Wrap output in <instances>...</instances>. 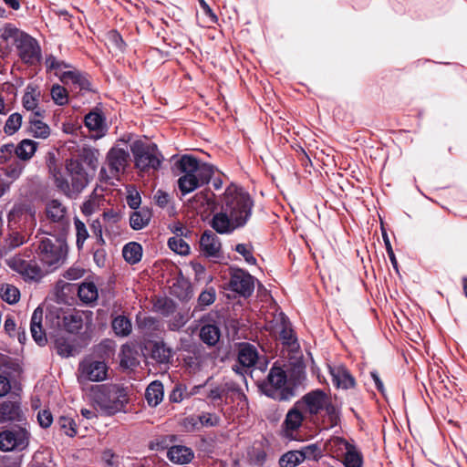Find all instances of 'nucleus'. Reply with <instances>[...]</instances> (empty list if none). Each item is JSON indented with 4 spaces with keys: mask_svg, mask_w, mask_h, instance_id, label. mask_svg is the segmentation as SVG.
<instances>
[{
    "mask_svg": "<svg viewBox=\"0 0 467 467\" xmlns=\"http://www.w3.org/2000/svg\"><path fill=\"white\" fill-rule=\"evenodd\" d=\"M187 322V318L182 313H176L168 322V328L171 331H179Z\"/></svg>",
    "mask_w": 467,
    "mask_h": 467,
    "instance_id": "680f3d73",
    "label": "nucleus"
},
{
    "mask_svg": "<svg viewBox=\"0 0 467 467\" xmlns=\"http://www.w3.org/2000/svg\"><path fill=\"white\" fill-rule=\"evenodd\" d=\"M229 275L230 278L227 288L230 291L238 294L244 298H248L253 295L255 282L254 275L238 266H230Z\"/></svg>",
    "mask_w": 467,
    "mask_h": 467,
    "instance_id": "1a4fd4ad",
    "label": "nucleus"
},
{
    "mask_svg": "<svg viewBox=\"0 0 467 467\" xmlns=\"http://www.w3.org/2000/svg\"><path fill=\"white\" fill-rule=\"evenodd\" d=\"M62 322L67 335L76 336L83 327V317L79 312L65 315Z\"/></svg>",
    "mask_w": 467,
    "mask_h": 467,
    "instance_id": "7c9ffc66",
    "label": "nucleus"
},
{
    "mask_svg": "<svg viewBox=\"0 0 467 467\" xmlns=\"http://www.w3.org/2000/svg\"><path fill=\"white\" fill-rule=\"evenodd\" d=\"M101 460L104 467H119L120 464L119 455L110 449H106L102 451Z\"/></svg>",
    "mask_w": 467,
    "mask_h": 467,
    "instance_id": "864d4df0",
    "label": "nucleus"
},
{
    "mask_svg": "<svg viewBox=\"0 0 467 467\" xmlns=\"http://www.w3.org/2000/svg\"><path fill=\"white\" fill-rule=\"evenodd\" d=\"M302 462L305 460H315L317 461L321 458V451L317 443L308 444L302 447L300 450H296Z\"/></svg>",
    "mask_w": 467,
    "mask_h": 467,
    "instance_id": "c03bdc74",
    "label": "nucleus"
},
{
    "mask_svg": "<svg viewBox=\"0 0 467 467\" xmlns=\"http://www.w3.org/2000/svg\"><path fill=\"white\" fill-rule=\"evenodd\" d=\"M177 441V436L174 434L161 435L155 441V445H152V449L165 450L171 447L170 444Z\"/></svg>",
    "mask_w": 467,
    "mask_h": 467,
    "instance_id": "bf43d9fd",
    "label": "nucleus"
},
{
    "mask_svg": "<svg viewBox=\"0 0 467 467\" xmlns=\"http://www.w3.org/2000/svg\"><path fill=\"white\" fill-rule=\"evenodd\" d=\"M29 424H14L0 432V451H22L27 448L30 439Z\"/></svg>",
    "mask_w": 467,
    "mask_h": 467,
    "instance_id": "6e6552de",
    "label": "nucleus"
},
{
    "mask_svg": "<svg viewBox=\"0 0 467 467\" xmlns=\"http://www.w3.org/2000/svg\"><path fill=\"white\" fill-rule=\"evenodd\" d=\"M156 204L160 208H165L170 202V194L162 190H158L154 195Z\"/></svg>",
    "mask_w": 467,
    "mask_h": 467,
    "instance_id": "338daca9",
    "label": "nucleus"
},
{
    "mask_svg": "<svg viewBox=\"0 0 467 467\" xmlns=\"http://www.w3.org/2000/svg\"><path fill=\"white\" fill-rule=\"evenodd\" d=\"M281 329L279 331V337L283 345L292 347L297 343V338L292 328L291 323L287 317L283 316L281 318Z\"/></svg>",
    "mask_w": 467,
    "mask_h": 467,
    "instance_id": "f704fd0d",
    "label": "nucleus"
},
{
    "mask_svg": "<svg viewBox=\"0 0 467 467\" xmlns=\"http://www.w3.org/2000/svg\"><path fill=\"white\" fill-rule=\"evenodd\" d=\"M0 169L7 178L16 181L21 176L25 165L20 160H13L10 163L5 164V166L0 167Z\"/></svg>",
    "mask_w": 467,
    "mask_h": 467,
    "instance_id": "79ce46f5",
    "label": "nucleus"
},
{
    "mask_svg": "<svg viewBox=\"0 0 467 467\" xmlns=\"http://www.w3.org/2000/svg\"><path fill=\"white\" fill-rule=\"evenodd\" d=\"M114 333L119 337H127L130 334L132 325L130 318L125 316H118L111 323Z\"/></svg>",
    "mask_w": 467,
    "mask_h": 467,
    "instance_id": "4c0bfd02",
    "label": "nucleus"
},
{
    "mask_svg": "<svg viewBox=\"0 0 467 467\" xmlns=\"http://www.w3.org/2000/svg\"><path fill=\"white\" fill-rule=\"evenodd\" d=\"M22 119L23 117L18 112L9 115L4 126V132L9 136L14 135L21 128Z\"/></svg>",
    "mask_w": 467,
    "mask_h": 467,
    "instance_id": "37998d69",
    "label": "nucleus"
},
{
    "mask_svg": "<svg viewBox=\"0 0 467 467\" xmlns=\"http://www.w3.org/2000/svg\"><path fill=\"white\" fill-rule=\"evenodd\" d=\"M52 348L58 356L67 358L78 355L82 347L77 336L58 333L52 341Z\"/></svg>",
    "mask_w": 467,
    "mask_h": 467,
    "instance_id": "4468645a",
    "label": "nucleus"
},
{
    "mask_svg": "<svg viewBox=\"0 0 467 467\" xmlns=\"http://www.w3.org/2000/svg\"><path fill=\"white\" fill-rule=\"evenodd\" d=\"M168 245L171 250L181 255H187L191 252L190 245L182 238L170 237Z\"/></svg>",
    "mask_w": 467,
    "mask_h": 467,
    "instance_id": "de8ad7c7",
    "label": "nucleus"
},
{
    "mask_svg": "<svg viewBox=\"0 0 467 467\" xmlns=\"http://www.w3.org/2000/svg\"><path fill=\"white\" fill-rule=\"evenodd\" d=\"M29 132L36 139H47L50 135V128L42 120L35 118L29 119Z\"/></svg>",
    "mask_w": 467,
    "mask_h": 467,
    "instance_id": "ea45409f",
    "label": "nucleus"
},
{
    "mask_svg": "<svg viewBox=\"0 0 467 467\" xmlns=\"http://www.w3.org/2000/svg\"><path fill=\"white\" fill-rule=\"evenodd\" d=\"M174 170L182 173L177 186L182 197L208 184L214 174V167L202 162L191 154H184L174 163Z\"/></svg>",
    "mask_w": 467,
    "mask_h": 467,
    "instance_id": "7ed1b4c3",
    "label": "nucleus"
},
{
    "mask_svg": "<svg viewBox=\"0 0 467 467\" xmlns=\"http://www.w3.org/2000/svg\"><path fill=\"white\" fill-rule=\"evenodd\" d=\"M20 59L28 66H36L42 61V52L36 38L26 33H21L16 40Z\"/></svg>",
    "mask_w": 467,
    "mask_h": 467,
    "instance_id": "9b49d317",
    "label": "nucleus"
},
{
    "mask_svg": "<svg viewBox=\"0 0 467 467\" xmlns=\"http://www.w3.org/2000/svg\"><path fill=\"white\" fill-rule=\"evenodd\" d=\"M199 337L208 347H214L221 337L220 327L216 323L204 324L200 329Z\"/></svg>",
    "mask_w": 467,
    "mask_h": 467,
    "instance_id": "a878e982",
    "label": "nucleus"
},
{
    "mask_svg": "<svg viewBox=\"0 0 467 467\" xmlns=\"http://www.w3.org/2000/svg\"><path fill=\"white\" fill-rule=\"evenodd\" d=\"M306 379V367L301 362L293 363L285 370L278 362L270 368L265 379L258 383L259 391L276 401H288L305 389Z\"/></svg>",
    "mask_w": 467,
    "mask_h": 467,
    "instance_id": "f03ea898",
    "label": "nucleus"
},
{
    "mask_svg": "<svg viewBox=\"0 0 467 467\" xmlns=\"http://www.w3.org/2000/svg\"><path fill=\"white\" fill-rule=\"evenodd\" d=\"M81 373V379L88 381L99 382L108 377L109 367L104 360L85 359L79 364L78 368Z\"/></svg>",
    "mask_w": 467,
    "mask_h": 467,
    "instance_id": "2eb2a0df",
    "label": "nucleus"
},
{
    "mask_svg": "<svg viewBox=\"0 0 467 467\" xmlns=\"http://www.w3.org/2000/svg\"><path fill=\"white\" fill-rule=\"evenodd\" d=\"M47 213L52 222L59 223V231H62L64 227H67V233L68 232L69 225L66 220V208L62 206L59 201H50L47 205Z\"/></svg>",
    "mask_w": 467,
    "mask_h": 467,
    "instance_id": "393cba45",
    "label": "nucleus"
},
{
    "mask_svg": "<svg viewBox=\"0 0 467 467\" xmlns=\"http://www.w3.org/2000/svg\"><path fill=\"white\" fill-rule=\"evenodd\" d=\"M138 327L140 329L156 330L158 328L159 320L154 317H144L137 319Z\"/></svg>",
    "mask_w": 467,
    "mask_h": 467,
    "instance_id": "0e129e2a",
    "label": "nucleus"
},
{
    "mask_svg": "<svg viewBox=\"0 0 467 467\" xmlns=\"http://www.w3.org/2000/svg\"><path fill=\"white\" fill-rule=\"evenodd\" d=\"M254 202L241 187H228L223 194L222 207L232 215L235 226H244L250 220Z\"/></svg>",
    "mask_w": 467,
    "mask_h": 467,
    "instance_id": "39448f33",
    "label": "nucleus"
},
{
    "mask_svg": "<svg viewBox=\"0 0 467 467\" xmlns=\"http://www.w3.org/2000/svg\"><path fill=\"white\" fill-rule=\"evenodd\" d=\"M42 320H43V309L40 306H37L31 317L30 320V330L31 333L35 335L36 329H41L42 327Z\"/></svg>",
    "mask_w": 467,
    "mask_h": 467,
    "instance_id": "052dcab7",
    "label": "nucleus"
},
{
    "mask_svg": "<svg viewBox=\"0 0 467 467\" xmlns=\"http://www.w3.org/2000/svg\"><path fill=\"white\" fill-rule=\"evenodd\" d=\"M57 423L60 428L64 430L65 434L68 437H74L77 435L76 422L70 417L61 416L59 417Z\"/></svg>",
    "mask_w": 467,
    "mask_h": 467,
    "instance_id": "8fccbe9b",
    "label": "nucleus"
},
{
    "mask_svg": "<svg viewBox=\"0 0 467 467\" xmlns=\"http://www.w3.org/2000/svg\"><path fill=\"white\" fill-rule=\"evenodd\" d=\"M298 407L299 406L295 403L287 411L285 420L282 423L283 436L289 440H295L293 433L301 427L305 420Z\"/></svg>",
    "mask_w": 467,
    "mask_h": 467,
    "instance_id": "aec40b11",
    "label": "nucleus"
},
{
    "mask_svg": "<svg viewBox=\"0 0 467 467\" xmlns=\"http://www.w3.org/2000/svg\"><path fill=\"white\" fill-rule=\"evenodd\" d=\"M151 213L148 208L134 211L130 217V225L133 230L139 231L146 227L150 221Z\"/></svg>",
    "mask_w": 467,
    "mask_h": 467,
    "instance_id": "72a5a7b5",
    "label": "nucleus"
},
{
    "mask_svg": "<svg viewBox=\"0 0 467 467\" xmlns=\"http://www.w3.org/2000/svg\"><path fill=\"white\" fill-rule=\"evenodd\" d=\"M55 76L58 77L60 81L65 84L71 82L73 85L78 87L80 90H91V82L88 78V75L80 71L68 70L63 71L62 73L56 72Z\"/></svg>",
    "mask_w": 467,
    "mask_h": 467,
    "instance_id": "5701e85b",
    "label": "nucleus"
},
{
    "mask_svg": "<svg viewBox=\"0 0 467 467\" xmlns=\"http://www.w3.org/2000/svg\"><path fill=\"white\" fill-rule=\"evenodd\" d=\"M106 118L101 111L92 110L88 112L84 119L85 126L93 131L100 133L98 137L104 135L106 130Z\"/></svg>",
    "mask_w": 467,
    "mask_h": 467,
    "instance_id": "bb28decb",
    "label": "nucleus"
},
{
    "mask_svg": "<svg viewBox=\"0 0 467 467\" xmlns=\"http://www.w3.org/2000/svg\"><path fill=\"white\" fill-rule=\"evenodd\" d=\"M51 97L55 104L58 106L67 105L68 102V94L66 88L59 84H54L51 88Z\"/></svg>",
    "mask_w": 467,
    "mask_h": 467,
    "instance_id": "49530a36",
    "label": "nucleus"
},
{
    "mask_svg": "<svg viewBox=\"0 0 467 467\" xmlns=\"http://www.w3.org/2000/svg\"><path fill=\"white\" fill-rule=\"evenodd\" d=\"M9 266L12 270L22 275L25 281H38L42 277V271L36 260H26L14 257Z\"/></svg>",
    "mask_w": 467,
    "mask_h": 467,
    "instance_id": "dca6fc26",
    "label": "nucleus"
},
{
    "mask_svg": "<svg viewBox=\"0 0 467 467\" xmlns=\"http://www.w3.org/2000/svg\"><path fill=\"white\" fill-rule=\"evenodd\" d=\"M302 462H303L296 450L286 451L279 458L278 461L280 467H296Z\"/></svg>",
    "mask_w": 467,
    "mask_h": 467,
    "instance_id": "a18cd8bd",
    "label": "nucleus"
},
{
    "mask_svg": "<svg viewBox=\"0 0 467 467\" xmlns=\"http://www.w3.org/2000/svg\"><path fill=\"white\" fill-rule=\"evenodd\" d=\"M129 160L130 153L127 150L119 147L109 149L106 161L112 177H116L121 171H125Z\"/></svg>",
    "mask_w": 467,
    "mask_h": 467,
    "instance_id": "a211bd4d",
    "label": "nucleus"
},
{
    "mask_svg": "<svg viewBox=\"0 0 467 467\" xmlns=\"http://www.w3.org/2000/svg\"><path fill=\"white\" fill-rule=\"evenodd\" d=\"M171 357V349L163 341H154L151 344L150 358L157 363H169Z\"/></svg>",
    "mask_w": 467,
    "mask_h": 467,
    "instance_id": "473e14b6",
    "label": "nucleus"
},
{
    "mask_svg": "<svg viewBox=\"0 0 467 467\" xmlns=\"http://www.w3.org/2000/svg\"><path fill=\"white\" fill-rule=\"evenodd\" d=\"M327 395L321 389H316L305 394L302 399L296 401L299 407L305 405L308 413L317 416L327 403Z\"/></svg>",
    "mask_w": 467,
    "mask_h": 467,
    "instance_id": "f3484780",
    "label": "nucleus"
},
{
    "mask_svg": "<svg viewBox=\"0 0 467 467\" xmlns=\"http://www.w3.org/2000/svg\"><path fill=\"white\" fill-rule=\"evenodd\" d=\"M37 421L43 429L51 426L53 422V415L48 409L41 410L37 413Z\"/></svg>",
    "mask_w": 467,
    "mask_h": 467,
    "instance_id": "69168bd1",
    "label": "nucleus"
},
{
    "mask_svg": "<svg viewBox=\"0 0 467 467\" xmlns=\"http://www.w3.org/2000/svg\"><path fill=\"white\" fill-rule=\"evenodd\" d=\"M153 306L162 317H168L176 311L177 304L171 298L164 296L158 298Z\"/></svg>",
    "mask_w": 467,
    "mask_h": 467,
    "instance_id": "58836bf2",
    "label": "nucleus"
},
{
    "mask_svg": "<svg viewBox=\"0 0 467 467\" xmlns=\"http://www.w3.org/2000/svg\"><path fill=\"white\" fill-rule=\"evenodd\" d=\"M16 422V424H26V417L21 407V397L16 388L6 400L0 403V423Z\"/></svg>",
    "mask_w": 467,
    "mask_h": 467,
    "instance_id": "9d476101",
    "label": "nucleus"
},
{
    "mask_svg": "<svg viewBox=\"0 0 467 467\" xmlns=\"http://www.w3.org/2000/svg\"><path fill=\"white\" fill-rule=\"evenodd\" d=\"M45 64H46V67H47V72H50V71H53L55 70V73L56 72H59V60L52 54H49L46 57V61H45Z\"/></svg>",
    "mask_w": 467,
    "mask_h": 467,
    "instance_id": "774afa93",
    "label": "nucleus"
},
{
    "mask_svg": "<svg viewBox=\"0 0 467 467\" xmlns=\"http://www.w3.org/2000/svg\"><path fill=\"white\" fill-rule=\"evenodd\" d=\"M29 88L30 87L28 86L27 91L22 98V104L26 110L33 111L37 108V96L39 95V93L37 95H35L33 94V92H35L36 89L32 88V92H30L28 91Z\"/></svg>",
    "mask_w": 467,
    "mask_h": 467,
    "instance_id": "5fc2aeb1",
    "label": "nucleus"
},
{
    "mask_svg": "<svg viewBox=\"0 0 467 467\" xmlns=\"http://www.w3.org/2000/svg\"><path fill=\"white\" fill-rule=\"evenodd\" d=\"M200 250L207 258L221 257V241L219 237L211 230H205L200 238Z\"/></svg>",
    "mask_w": 467,
    "mask_h": 467,
    "instance_id": "6ab92c4d",
    "label": "nucleus"
},
{
    "mask_svg": "<svg viewBox=\"0 0 467 467\" xmlns=\"http://www.w3.org/2000/svg\"><path fill=\"white\" fill-rule=\"evenodd\" d=\"M142 253V246L137 242H130L126 244L122 249L123 258L130 265H136L140 262Z\"/></svg>",
    "mask_w": 467,
    "mask_h": 467,
    "instance_id": "2f4dec72",
    "label": "nucleus"
},
{
    "mask_svg": "<svg viewBox=\"0 0 467 467\" xmlns=\"http://www.w3.org/2000/svg\"><path fill=\"white\" fill-rule=\"evenodd\" d=\"M212 228L220 234H232L235 229L242 228L243 226H235V223L230 213L223 210V207L221 208L219 213L213 214L211 221Z\"/></svg>",
    "mask_w": 467,
    "mask_h": 467,
    "instance_id": "412c9836",
    "label": "nucleus"
},
{
    "mask_svg": "<svg viewBox=\"0 0 467 467\" xmlns=\"http://www.w3.org/2000/svg\"><path fill=\"white\" fill-rule=\"evenodd\" d=\"M346 446V453L344 455V466L345 467H361L363 463L362 455L356 447L347 441L343 440Z\"/></svg>",
    "mask_w": 467,
    "mask_h": 467,
    "instance_id": "c9c22d12",
    "label": "nucleus"
},
{
    "mask_svg": "<svg viewBox=\"0 0 467 467\" xmlns=\"http://www.w3.org/2000/svg\"><path fill=\"white\" fill-rule=\"evenodd\" d=\"M184 287L180 285H173L172 295L178 297L181 301H188L192 296V289L190 284H183Z\"/></svg>",
    "mask_w": 467,
    "mask_h": 467,
    "instance_id": "603ef678",
    "label": "nucleus"
},
{
    "mask_svg": "<svg viewBox=\"0 0 467 467\" xmlns=\"http://www.w3.org/2000/svg\"><path fill=\"white\" fill-rule=\"evenodd\" d=\"M187 387L182 383H177L169 395L171 402L179 403L183 400L186 396Z\"/></svg>",
    "mask_w": 467,
    "mask_h": 467,
    "instance_id": "4d7b16f0",
    "label": "nucleus"
},
{
    "mask_svg": "<svg viewBox=\"0 0 467 467\" xmlns=\"http://www.w3.org/2000/svg\"><path fill=\"white\" fill-rule=\"evenodd\" d=\"M258 358L259 353L254 345L249 342H240L237 344L236 364L233 365L232 369L236 374L244 377L248 369L256 365Z\"/></svg>",
    "mask_w": 467,
    "mask_h": 467,
    "instance_id": "ddd939ff",
    "label": "nucleus"
},
{
    "mask_svg": "<svg viewBox=\"0 0 467 467\" xmlns=\"http://www.w3.org/2000/svg\"><path fill=\"white\" fill-rule=\"evenodd\" d=\"M328 368L332 382L337 389H348L355 387V378L345 366H329Z\"/></svg>",
    "mask_w": 467,
    "mask_h": 467,
    "instance_id": "4be33fe9",
    "label": "nucleus"
},
{
    "mask_svg": "<svg viewBox=\"0 0 467 467\" xmlns=\"http://www.w3.org/2000/svg\"><path fill=\"white\" fill-rule=\"evenodd\" d=\"M99 156V152L97 149L84 146L75 157L67 159L65 169L71 183L64 175L62 165L57 163L56 157L54 155L49 157L47 168L56 187L68 197L81 192L95 176Z\"/></svg>",
    "mask_w": 467,
    "mask_h": 467,
    "instance_id": "f257e3e1",
    "label": "nucleus"
},
{
    "mask_svg": "<svg viewBox=\"0 0 467 467\" xmlns=\"http://www.w3.org/2000/svg\"><path fill=\"white\" fill-rule=\"evenodd\" d=\"M216 298V292L213 286L203 290L198 297V305L200 306H208L212 305Z\"/></svg>",
    "mask_w": 467,
    "mask_h": 467,
    "instance_id": "6e6d98bb",
    "label": "nucleus"
},
{
    "mask_svg": "<svg viewBox=\"0 0 467 467\" xmlns=\"http://www.w3.org/2000/svg\"><path fill=\"white\" fill-rule=\"evenodd\" d=\"M75 227L77 235L76 244L78 249L80 250L89 234L85 223L77 217L75 218Z\"/></svg>",
    "mask_w": 467,
    "mask_h": 467,
    "instance_id": "09e8293b",
    "label": "nucleus"
},
{
    "mask_svg": "<svg viewBox=\"0 0 467 467\" xmlns=\"http://www.w3.org/2000/svg\"><path fill=\"white\" fill-rule=\"evenodd\" d=\"M107 38L109 44L119 51H123L127 46L122 36L116 29L109 30Z\"/></svg>",
    "mask_w": 467,
    "mask_h": 467,
    "instance_id": "3c124183",
    "label": "nucleus"
},
{
    "mask_svg": "<svg viewBox=\"0 0 467 467\" xmlns=\"http://www.w3.org/2000/svg\"><path fill=\"white\" fill-rule=\"evenodd\" d=\"M37 147L36 141L24 139L16 146L14 145V152L21 161H26L35 155Z\"/></svg>",
    "mask_w": 467,
    "mask_h": 467,
    "instance_id": "cd10ccee",
    "label": "nucleus"
},
{
    "mask_svg": "<svg viewBox=\"0 0 467 467\" xmlns=\"http://www.w3.org/2000/svg\"><path fill=\"white\" fill-rule=\"evenodd\" d=\"M79 299L86 305L95 304L99 298V291L93 282H83L78 289Z\"/></svg>",
    "mask_w": 467,
    "mask_h": 467,
    "instance_id": "c756f323",
    "label": "nucleus"
},
{
    "mask_svg": "<svg viewBox=\"0 0 467 467\" xmlns=\"http://www.w3.org/2000/svg\"><path fill=\"white\" fill-rule=\"evenodd\" d=\"M234 250L240 254L245 260V262L249 265H255L256 259L253 255L252 246H248L245 244H238L235 245Z\"/></svg>",
    "mask_w": 467,
    "mask_h": 467,
    "instance_id": "13d9d810",
    "label": "nucleus"
},
{
    "mask_svg": "<svg viewBox=\"0 0 467 467\" xmlns=\"http://www.w3.org/2000/svg\"><path fill=\"white\" fill-rule=\"evenodd\" d=\"M53 238H42L36 250L37 259L43 266L48 267L50 270L57 269L66 259L67 254V227Z\"/></svg>",
    "mask_w": 467,
    "mask_h": 467,
    "instance_id": "423d86ee",
    "label": "nucleus"
},
{
    "mask_svg": "<svg viewBox=\"0 0 467 467\" xmlns=\"http://www.w3.org/2000/svg\"><path fill=\"white\" fill-rule=\"evenodd\" d=\"M22 368L18 361L11 357H3L0 363V398L11 395L15 386L16 378L21 373Z\"/></svg>",
    "mask_w": 467,
    "mask_h": 467,
    "instance_id": "f8f14e48",
    "label": "nucleus"
},
{
    "mask_svg": "<svg viewBox=\"0 0 467 467\" xmlns=\"http://www.w3.org/2000/svg\"><path fill=\"white\" fill-rule=\"evenodd\" d=\"M164 388L160 380H154L149 384L145 390V399L150 407L158 406L163 400Z\"/></svg>",
    "mask_w": 467,
    "mask_h": 467,
    "instance_id": "c85d7f7f",
    "label": "nucleus"
},
{
    "mask_svg": "<svg viewBox=\"0 0 467 467\" xmlns=\"http://www.w3.org/2000/svg\"><path fill=\"white\" fill-rule=\"evenodd\" d=\"M90 396L104 416L125 412L129 403L127 388L120 384H99L90 387Z\"/></svg>",
    "mask_w": 467,
    "mask_h": 467,
    "instance_id": "20e7f679",
    "label": "nucleus"
},
{
    "mask_svg": "<svg viewBox=\"0 0 467 467\" xmlns=\"http://www.w3.org/2000/svg\"><path fill=\"white\" fill-rule=\"evenodd\" d=\"M134 166L140 171H158L163 161V155L154 142H145L141 140H134L130 145Z\"/></svg>",
    "mask_w": 467,
    "mask_h": 467,
    "instance_id": "0eeeda50",
    "label": "nucleus"
},
{
    "mask_svg": "<svg viewBox=\"0 0 467 467\" xmlns=\"http://www.w3.org/2000/svg\"><path fill=\"white\" fill-rule=\"evenodd\" d=\"M326 411V415L327 418V425L325 427V430L333 429L340 424L341 421V410L337 405L328 401L324 407Z\"/></svg>",
    "mask_w": 467,
    "mask_h": 467,
    "instance_id": "e433bc0d",
    "label": "nucleus"
},
{
    "mask_svg": "<svg viewBox=\"0 0 467 467\" xmlns=\"http://www.w3.org/2000/svg\"><path fill=\"white\" fill-rule=\"evenodd\" d=\"M167 458L175 464L183 465L192 461L194 452L184 445H171L167 451Z\"/></svg>",
    "mask_w": 467,
    "mask_h": 467,
    "instance_id": "b1692460",
    "label": "nucleus"
},
{
    "mask_svg": "<svg viewBox=\"0 0 467 467\" xmlns=\"http://www.w3.org/2000/svg\"><path fill=\"white\" fill-rule=\"evenodd\" d=\"M1 298L9 305L16 304L20 299L19 289L10 284H4L0 289Z\"/></svg>",
    "mask_w": 467,
    "mask_h": 467,
    "instance_id": "a19ab883",
    "label": "nucleus"
},
{
    "mask_svg": "<svg viewBox=\"0 0 467 467\" xmlns=\"http://www.w3.org/2000/svg\"><path fill=\"white\" fill-rule=\"evenodd\" d=\"M267 460V454L263 449H256L251 456V464L254 467H264Z\"/></svg>",
    "mask_w": 467,
    "mask_h": 467,
    "instance_id": "e2e57ef3",
    "label": "nucleus"
}]
</instances>
